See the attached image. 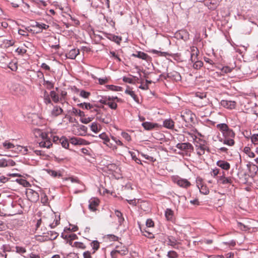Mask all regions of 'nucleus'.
I'll list each match as a JSON object with an SVG mask.
<instances>
[{"label": "nucleus", "mask_w": 258, "mask_h": 258, "mask_svg": "<svg viewBox=\"0 0 258 258\" xmlns=\"http://www.w3.org/2000/svg\"><path fill=\"white\" fill-rule=\"evenodd\" d=\"M33 132L36 137H39L42 139V141L39 142L40 147L48 149L52 146L51 139L48 137L47 133L42 132L39 128L34 129Z\"/></svg>", "instance_id": "f257e3e1"}, {"label": "nucleus", "mask_w": 258, "mask_h": 258, "mask_svg": "<svg viewBox=\"0 0 258 258\" xmlns=\"http://www.w3.org/2000/svg\"><path fill=\"white\" fill-rule=\"evenodd\" d=\"M194 144L197 155L199 157L202 156L205 153V151H207L209 152V149L207 146V142L203 139L199 138L195 140Z\"/></svg>", "instance_id": "f03ea898"}, {"label": "nucleus", "mask_w": 258, "mask_h": 258, "mask_svg": "<svg viewBox=\"0 0 258 258\" xmlns=\"http://www.w3.org/2000/svg\"><path fill=\"white\" fill-rule=\"evenodd\" d=\"M217 127L222 133L223 138L234 139L235 134L233 131L230 128L226 123H220L217 125Z\"/></svg>", "instance_id": "7ed1b4c3"}, {"label": "nucleus", "mask_w": 258, "mask_h": 258, "mask_svg": "<svg viewBox=\"0 0 258 258\" xmlns=\"http://www.w3.org/2000/svg\"><path fill=\"white\" fill-rule=\"evenodd\" d=\"M180 116L186 123H190L194 122L195 114L190 110L185 109L182 111Z\"/></svg>", "instance_id": "20e7f679"}, {"label": "nucleus", "mask_w": 258, "mask_h": 258, "mask_svg": "<svg viewBox=\"0 0 258 258\" xmlns=\"http://www.w3.org/2000/svg\"><path fill=\"white\" fill-rule=\"evenodd\" d=\"M173 181L176 183L179 186L187 188L191 185L190 182L185 178H181L179 176L173 177Z\"/></svg>", "instance_id": "39448f33"}, {"label": "nucleus", "mask_w": 258, "mask_h": 258, "mask_svg": "<svg viewBox=\"0 0 258 258\" xmlns=\"http://www.w3.org/2000/svg\"><path fill=\"white\" fill-rule=\"evenodd\" d=\"M26 195L28 199L33 203L37 202L39 199V194L32 189H27Z\"/></svg>", "instance_id": "423d86ee"}, {"label": "nucleus", "mask_w": 258, "mask_h": 258, "mask_svg": "<svg viewBox=\"0 0 258 258\" xmlns=\"http://www.w3.org/2000/svg\"><path fill=\"white\" fill-rule=\"evenodd\" d=\"M128 251L127 248L124 245L122 246V244H120V245L116 246L115 249L111 252V255H113L117 253L121 255H126L128 253Z\"/></svg>", "instance_id": "0eeeda50"}, {"label": "nucleus", "mask_w": 258, "mask_h": 258, "mask_svg": "<svg viewBox=\"0 0 258 258\" xmlns=\"http://www.w3.org/2000/svg\"><path fill=\"white\" fill-rule=\"evenodd\" d=\"M98 98H99L98 102L104 105H106L108 101H110V100L113 99H117V102L121 101V99L118 98L117 96H100Z\"/></svg>", "instance_id": "6e6552de"}, {"label": "nucleus", "mask_w": 258, "mask_h": 258, "mask_svg": "<svg viewBox=\"0 0 258 258\" xmlns=\"http://www.w3.org/2000/svg\"><path fill=\"white\" fill-rule=\"evenodd\" d=\"M220 104L224 108L228 109H233L235 108L236 103L234 101L222 100Z\"/></svg>", "instance_id": "1a4fd4ad"}, {"label": "nucleus", "mask_w": 258, "mask_h": 258, "mask_svg": "<svg viewBox=\"0 0 258 258\" xmlns=\"http://www.w3.org/2000/svg\"><path fill=\"white\" fill-rule=\"evenodd\" d=\"M175 147L181 151H190L194 150L193 146L188 142L178 143Z\"/></svg>", "instance_id": "9d476101"}, {"label": "nucleus", "mask_w": 258, "mask_h": 258, "mask_svg": "<svg viewBox=\"0 0 258 258\" xmlns=\"http://www.w3.org/2000/svg\"><path fill=\"white\" fill-rule=\"evenodd\" d=\"M179 244L176 238L173 236H168L167 237V244L171 246L172 247L178 249V244Z\"/></svg>", "instance_id": "9b49d317"}, {"label": "nucleus", "mask_w": 258, "mask_h": 258, "mask_svg": "<svg viewBox=\"0 0 258 258\" xmlns=\"http://www.w3.org/2000/svg\"><path fill=\"white\" fill-rule=\"evenodd\" d=\"M88 208L91 211L95 212L96 211V207L99 205V200L96 198H92L89 201Z\"/></svg>", "instance_id": "f8f14e48"}, {"label": "nucleus", "mask_w": 258, "mask_h": 258, "mask_svg": "<svg viewBox=\"0 0 258 258\" xmlns=\"http://www.w3.org/2000/svg\"><path fill=\"white\" fill-rule=\"evenodd\" d=\"M58 235L59 234L55 231H49L47 232V233L46 234L45 236H43V237L44 238V239L45 240H53L55 239L57 237Z\"/></svg>", "instance_id": "ddd939ff"}, {"label": "nucleus", "mask_w": 258, "mask_h": 258, "mask_svg": "<svg viewBox=\"0 0 258 258\" xmlns=\"http://www.w3.org/2000/svg\"><path fill=\"white\" fill-rule=\"evenodd\" d=\"M167 77L169 79L175 80V81H179L181 79L180 74L176 71H173L167 74Z\"/></svg>", "instance_id": "4468645a"}, {"label": "nucleus", "mask_w": 258, "mask_h": 258, "mask_svg": "<svg viewBox=\"0 0 258 258\" xmlns=\"http://www.w3.org/2000/svg\"><path fill=\"white\" fill-rule=\"evenodd\" d=\"M191 53H190V60L191 62H194L198 60V55L199 52L198 49L196 47H192L190 48Z\"/></svg>", "instance_id": "2eb2a0df"}, {"label": "nucleus", "mask_w": 258, "mask_h": 258, "mask_svg": "<svg viewBox=\"0 0 258 258\" xmlns=\"http://www.w3.org/2000/svg\"><path fill=\"white\" fill-rule=\"evenodd\" d=\"M97 118L99 121L105 124H109L111 121V115L108 113L107 114H102L100 116L97 117Z\"/></svg>", "instance_id": "dca6fc26"}, {"label": "nucleus", "mask_w": 258, "mask_h": 258, "mask_svg": "<svg viewBox=\"0 0 258 258\" xmlns=\"http://www.w3.org/2000/svg\"><path fill=\"white\" fill-rule=\"evenodd\" d=\"M15 163L11 159L2 158L0 159V167H6L9 166H14Z\"/></svg>", "instance_id": "f3484780"}, {"label": "nucleus", "mask_w": 258, "mask_h": 258, "mask_svg": "<svg viewBox=\"0 0 258 258\" xmlns=\"http://www.w3.org/2000/svg\"><path fill=\"white\" fill-rule=\"evenodd\" d=\"M63 112V110L60 106L57 105H53V108L51 111V116L52 117H56L60 115Z\"/></svg>", "instance_id": "a211bd4d"}, {"label": "nucleus", "mask_w": 258, "mask_h": 258, "mask_svg": "<svg viewBox=\"0 0 258 258\" xmlns=\"http://www.w3.org/2000/svg\"><path fill=\"white\" fill-rule=\"evenodd\" d=\"M218 140L223 144L226 145L228 146H232L235 144L234 140L231 138L219 137Z\"/></svg>", "instance_id": "6ab92c4d"}, {"label": "nucleus", "mask_w": 258, "mask_h": 258, "mask_svg": "<svg viewBox=\"0 0 258 258\" xmlns=\"http://www.w3.org/2000/svg\"><path fill=\"white\" fill-rule=\"evenodd\" d=\"M165 216L167 221L172 222L174 220V212L172 210L167 208L165 211Z\"/></svg>", "instance_id": "aec40b11"}, {"label": "nucleus", "mask_w": 258, "mask_h": 258, "mask_svg": "<svg viewBox=\"0 0 258 258\" xmlns=\"http://www.w3.org/2000/svg\"><path fill=\"white\" fill-rule=\"evenodd\" d=\"M11 208L13 209L15 208L18 209L17 210H12L11 212H12V215H16L17 214H21L22 212L20 205L18 204L16 202H12Z\"/></svg>", "instance_id": "412c9836"}, {"label": "nucleus", "mask_w": 258, "mask_h": 258, "mask_svg": "<svg viewBox=\"0 0 258 258\" xmlns=\"http://www.w3.org/2000/svg\"><path fill=\"white\" fill-rule=\"evenodd\" d=\"M80 51L79 49H72L68 53L66 54L67 58L74 59L79 54Z\"/></svg>", "instance_id": "4be33fe9"}, {"label": "nucleus", "mask_w": 258, "mask_h": 258, "mask_svg": "<svg viewBox=\"0 0 258 258\" xmlns=\"http://www.w3.org/2000/svg\"><path fill=\"white\" fill-rule=\"evenodd\" d=\"M217 165L222 169L228 170L230 169V165L227 161L224 160H219L217 162Z\"/></svg>", "instance_id": "5701e85b"}, {"label": "nucleus", "mask_w": 258, "mask_h": 258, "mask_svg": "<svg viewBox=\"0 0 258 258\" xmlns=\"http://www.w3.org/2000/svg\"><path fill=\"white\" fill-rule=\"evenodd\" d=\"M163 126L168 129H173L174 126V122L171 119H166L163 121Z\"/></svg>", "instance_id": "b1692460"}, {"label": "nucleus", "mask_w": 258, "mask_h": 258, "mask_svg": "<svg viewBox=\"0 0 258 258\" xmlns=\"http://www.w3.org/2000/svg\"><path fill=\"white\" fill-rule=\"evenodd\" d=\"M47 173L53 177H60L62 176V174L60 171H56L52 169H46Z\"/></svg>", "instance_id": "393cba45"}, {"label": "nucleus", "mask_w": 258, "mask_h": 258, "mask_svg": "<svg viewBox=\"0 0 258 258\" xmlns=\"http://www.w3.org/2000/svg\"><path fill=\"white\" fill-rule=\"evenodd\" d=\"M83 109L91 110V112H96L97 114L99 113L98 110L96 108H95L93 104H91L90 103L84 102V107Z\"/></svg>", "instance_id": "a878e982"}, {"label": "nucleus", "mask_w": 258, "mask_h": 258, "mask_svg": "<svg viewBox=\"0 0 258 258\" xmlns=\"http://www.w3.org/2000/svg\"><path fill=\"white\" fill-rule=\"evenodd\" d=\"M132 56L135 57L141 58L143 60H147L149 57V56L147 53L142 51H138L137 53H133Z\"/></svg>", "instance_id": "bb28decb"}, {"label": "nucleus", "mask_w": 258, "mask_h": 258, "mask_svg": "<svg viewBox=\"0 0 258 258\" xmlns=\"http://www.w3.org/2000/svg\"><path fill=\"white\" fill-rule=\"evenodd\" d=\"M114 212L115 215L118 218V222L119 225H121L124 221L122 213L117 210H115Z\"/></svg>", "instance_id": "cd10ccee"}, {"label": "nucleus", "mask_w": 258, "mask_h": 258, "mask_svg": "<svg viewBox=\"0 0 258 258\" xmlns=\"http://www.w3.org/2000/svg\"><path fill=\"white\" fill-rule=\"evenodd\" d=\"M142 125L146 130L150 131L154 128L156 126V124H154L148 121H146L143 122Z\"/></svg>", "instance_id": "c85d7f7f"}, {"label": "nucleus", "mask_w": 258, "mask_h": 258, "mask_svg": "<svg viewBox=\"0 0 258 258\" xmlns=\"http://www.w3.org/2000/svg\"><path fill=\"white\" fill-rule=\"evenodd\" d=\"M117 99H113L112 100H110V101H108L106 105H108L111 109L115 110L117 107Z\"/></svg>", "instance_id": "c756f323"}, {"label": "nucleus", "mask_w": 258, "mask_h": 258, "mask_svg": "<svg viewBox=\"0 0 258 258\" xmlns=\"http://www.w3.org/2000/svg\"><path fill=\"white\" fill-rule=\"evenodd\" d=\"M44 103L46 104H51L52 101L50 95L46 91H45L43 94Z\"/></svg>", "instance_id": "7c9ffc66"}, {"label": "nucleus", "mask_w": 258, "mask_h": 258, "mask_svg": "<svg viewBox=\"0 0 258 258\" xmlns=\"http://www.w3.org/2000/svg\"><path fill=\"white\" fill-rule=\"evenodd\" d=\"M219 181L223 184L232 183V180L230 177H226L223 175L219 177Z\"/></svg>", "instance_id": "2f4dec72"}, {"label": "nucleus", "mask_w": 258, "mask_h": 258, "mask_svg": "<svg viewBox=\"0 0 258 258\" xmlns=\"http://www.w3.org/2000/svg\"><path fill=\"white\" fill-rule=\"evenodd\" d=\"M49 95L50 96L52 100L55 103H57L59 100V97L58 95L54 91H51Z\"/></svg>", "instance_id": "473e14b6"}, {"label": "nucleus", "mask_w": 258, "mask_h": 258, "mask_svg": "<svg viewBox=\"0 0 258 258\" xmlns=\"http://www.w3.org/2000/svg\"><path fill=\"white\" fill-rule=\"evenodd\" d=\"M107 37L110 40L113 41L118 44H119L120 43V41L121 40L120 37H119L118 36H116L112 34H108Z\"/></svg>", "instance_id": "72a5a7b5"}, {"label": "nucleus", "mask_w": 258, "mask_h": 258, "mask_svg": "<svg viewBox=\"0 0 258 258\" xmlns=\"http://www.w3.org/2000/svg\"><path fill=\"white\" fill-rule=\"evenodd\" d=\"M99 137L103 140V144L105 145H109V138L105 133H102L99 135Z\"/></svg>", "instance_id": "f704fd0d"}, {"label": "nucleus", "mask_w": 258, "mask_h": 258, "mask_svg": "<svg viewBox=\"0 0 258 258\" xmlns=\"http://www.w3.org/2000/svg\"><path fill=\"white\" fill-rule=\"evenodd\" d=\"M16 181L24 187H28L30 185L29 182L23 178L17 179Z\"/></svg>", "instance_id": "c9c22d12"}, {"label": "nucleus", "mask_w": 258, "mask_h": 258, "mask_svg": "<svg viewBox=\"0 0 258 258\" xmlns=\"http://www.w3.org/2000/svg\"><path fill=\"white\" fill-rule=\"evenodd\" d=\"M152 52L154 54H158L159 55H160L161 56L167 57V56H172L173 55H172L171 54L169 53L168 52H162V51H158V50H155V49H153L152 50Z\"/></svg>", "instance_id": "e433bc0d"}, {"label": "nucleus", "mask_w": 258, "mask_h": 258, "mask_svg": "<svg viewBox=\"0 0 258 258\" xmlns=\"http://www.w3.org/2000/svg\"><path fill=\"white\" fill-rule=\"evenodd\" d=\"M59 143H60L62 146L66 149H68L69 146V141L64 137H61L60 138Z\"/></svg>", "instance_id": "4c0bfd02"}, {"label": "nucleus", "mask_w": 258, "mask_h": 258, "mask_svg": "<svg viewBox=\"0 0 258 258\" xmlns=\"http://www.w3.org/2000/svg\"><path fill=\"white\" fill-rule=\"evenodd\" d=\"M124 92L125 94L130 95L135 101H137L138 99V97L133 91L131 90L130 89H126Z\"/></svg>", "instance_id": "58836bf2"}, {"label": "nucleus", "mask_w": 258, "mask_h": 258, "mask_svg": "<svg viewBox=\"0 0 258 258\" xmlns=\"http://www.w3.org/2000/svg\"><path fill=\"white\" fill-rule=\"evenodd\" d=\"M243 151L250 158H254L255 157L254 153L251 151V149L249 147H245Z\"/></svg>", "instance_id": "ea45409f"}, {"label": "nucleus", "mask_w": 258, "mask_h": 258, "mask_svg": "<svg viewBox=\"0 0 258 258\" xmlns=\"http://www.w3.org/2000/svg\"><path fill=\"white\" fill-rule=\"evenodd\" d=\"M90 128L91 131L95 133H97L100 131V128L98 127V124L96 122H93L91 123Z\"/></svg>", "instance_id": "a19ab883"}, {"label": "nucleus", "mask_w": 258, "mask_h": 258, "mask_svg": "<svg viewBox=\"0 0 258 258\" xmlns=\"http://www.w3.org/2000/svg\"><path fill=\"white\" fill-rule=\"evenodd\" d=\"M35 26L37 27V28H38L41 30L42 29H44V30H46L49 27V26L48 25H46L44 23H39V22H35Z\"/></svg>", "instance_id": "79ce46f5"}, {"label": "nucleus", "mask_w": 258, "mask_h": 258, "mask_svg": "<svg viewBox=\"0 0 258 258\" xmlns=\"http://www.w3.org/2000/svg\"><path fill=\"white\" fill-rule=\"evenodd\" d=\"M72 112L75 115H78L79 116H82L84 115V112L80 109H78L75 107L72 108Z\"/></svg>", "instance_id": "37998d69"}, {"label": "nucleus", "mask_w": 258, "mask_h": 258, "mask_svg": "<svg viewBox=\"0 0 258 258\" xmlns=\"http://www.w3.org/2000/svg\"><path fill=\"white\" fill-rule=\"evenodd\" d=\"M43 85H45L47 89H51L54 87V83L47 80H44Z\"/></svg>", "instance_id": "c03bdc74"}, {"label": "nucleus", "mask_w": 258, "mask_h": 258, "mask_svg": "<svg viewBox=\"0 0 258 258\" xmlns=\"http://www.w3.org/2000/svg\"><path fill=\"white\" fill-rule=\"evenodd\" d=\"M106 87L108 89L111 90V91H120V89L121 88L120 87L114 86L113 85H107L106 86Z\"/></svg>", "instance_id": "a18cd8bd"}, {"label": "nucleus", "mask_w": 258, "mask_h": 258, "mask_svg": "<svg viewBox=\"0 0 258 258\" xmlns=\"http://www.w3.org/2000/svg\"><path fill=\"white\" fill-rule=\"evenodd\" d=\"M40 196L41 203L44 205L47 204L48 200L46 195L43 192H41Z\"/></svg>", "instance_id": "49530a36"}, {"label": "nucleus", "mask_w": 258, "mask_h": 258, "mask_svg": "<svg viewBox=\"0 0 258 258\" xmlns=\"http://www.w3.org/2000/svg\"><path fill=\"white\" fill-rule=\"evenodd\" d=\"M193 68L195 69H199L203 66V62L201 60H197L194 62Z\"/></svg>", "instance_id": "de8ad7c7"}, {"label": "nucleus", "mask_w": 258, "mask_h": 258, "mask_svg": "<svg viewBox=\"0 0 258 258\" xmlns=\"http://www.w3.org/2000/svg\"><path fill=\"white\" fill-rule=\"evenodd\" d=\"M4 147L6 149H15V146L11 143L5 142L3 143Z\"/></svg>", "instance_id": "09e8293b"}, {"label": "nucleus", "mask_w": 258, "mask_h": 258, "mask_svg": "<svg viewBox=\"0 0 258 258\" xmlns=\"http://www.w3.org/2000/svg\"><path fill=\"white\" fill-rule=\"evenodd\" d=\"M130 153L131 154L133 160H134L138 164H142L141 160L137 157L135 153L133 152H130Z\"/></svg>", "instance_id": "8fccbe9b"}, {"label": "nucleus", "mask_w": 258, "mask_h": 258, "mask_svg": "<svg viewBox=\"0 0 258 258\" xmlns=\"http://www.w3.org/2000/svg\"><path fill=\"white\" fill-rule=\"evenodd\" d=\"M34 152L36 155L40 156L44 158H45L47 156L45 152L43 150H35L34 151Z\"/></svg>", "instance_id": "3c124183"}, {"label": "nucleus", "mask_w": 258, "mask_h": 258, "mask_svg": "<svg viewBox=\"0 0 258 258\" xmlns=\"http://www.w3.org/2000/svg\"><path fill=\"white\" fill-rule=\"evenodd\" d=\"M90 95V93L84 90H82L80 93V96L84 98H88Z\"/></svg>", "instance_id": "603ef678"}, {"label": "nucleus", "mask_w": 258, "mask_h": 258, "mask_svg": "<svg viewBox=\"0 0 258 258\" xmlns=\"http://www.w3.org/2000/svg\"><path fill=\"white\" fill-rule=\"evenodd\" d=\"M200 192L203 195H206L209 193V190L205 186H202L201 188L198 187Z\"/></svg>", "instance_id": "864d4df0"}, {"label": "nucleus", "mask_w": 258, "mask_h": 258, "mask_svg": "<svg viewBox=\"0 0 258 258\" xmlns=\"http://www.w3.org/2000/svg\"><path fill=\"white\" fill-rule=\"evenodd\" d=\"M73 247H76L80 248L81 249H85L86 248V246H85L84 243H83L82 242H77V241L74 242Z\"/></svg>", "instance_id": "5fc2aeb1"}, {"label": "nucleus", "mask_w": 258, "mask_h": 258, "mask_svg": "<svg viewBox=\"0 0 258 258\" xmlns=\"http://www.w3.org/2000/svg\"><path fill=\"white\" fill-rule=\"evenodd\" d=\"M178 254L177 252L173 250H170L167 253L168 258H176Z\"/></svg>", "instance_id": "6e6d98bb"}, {"label": "nucleus", "mask_w": 258, "mask_h": 258, "mask_svg": "<svg viewBox=\"0 0 258 258\" xmlns=\"http://www.w3.org/2000/svg\"><path fill=\"white\" fill-rule=\"evenodd\" d=\"M251 141L253 144H254V145L258 144V134H253L251 137Z\"/></svg>", "instance_id": "4d7b16f0"}, {"label": "nucleus", "mask_w": 258, "mask_h": 258, "mask_svg": "<svg viewBox=\"0 0 258 258\" xmlns=\"http://www.w3.org/2000/svg\"><path fill=\"white\" fill-rule=\"evenodd\" d=\"M9 68H10L13 71H16L17 70V66L16 63L11 62L8 65Z\"/></svg>", "instance_id": "13d9d810"}, {"label": "nucleus", "mask_w": 258, "mask_h": 258, "mask_svg": "<svg viewBox=\"0 0 258 258\" xmlns=\"http://www.w3.org/2000/svg\"><path fill=\"white\" fill-rule=\"evenodd\" d=\"M121 136L127 141L129 142L131 140V137L128 133H127L126 132H122L121 133Z\"/></svg>", "instance_id": "bf43d9fd"}, {"label": "nucleus", "mask_w": 258, "mask_h": 258, "mask_svg": "<svg viewBox=\"0 0 258 258\" xmlns=\"http://www.w3.org/2000/svg\"><path fill=\"white\" fill-rule=\"evenodd\" d=\"M16 251L19 253H24L26 252V249L22 246H16Z\"/></svg>", "instance_id": "052dcab7"}, {"label": "nucleus", "mask_w": 258, "mask_h": 258, "mask_svg": "<svg viewBox=\"0 0 258 258\" xmlns=\"http://www.w3.org/2000/svg\"><path fill=\"white\" fill-rule=\"evenodd\" d=\"M232 69L228 66L223 67L221 69V72L222 73H228L232 71Z\"/></svg>", "instance_id": "680f3d73"}, {"label": "nucleus", "mask_w": 258, "mask_h": 258, "mask_svg": "<svg viewBox=\"0 0 258 258\" xmlns=\"http://www.w3.org/2000/svg\"><path fill=\"white\" fill-rule=\"evenodd\" d=\"M111 139L118 146H123V144L118 138L111 136Z\"/></svg>", "instance_id": "e2e57ef3"}, {"label": "nucleus", "mask_w": 258, "mask_h": 258, "mask_svg": "<svg viewBox=\"0 0 258 258\" xmlns=\"http://www.w3.org/2000/svg\"><path fill=\"white\" fill-rule=\"evenodd\" d=\"M79 129L80 130V131L83 132V133L80 134V135L81 136H84L87 132L88 128L87 126L85 125H81L80 126Z\"/></svg>", "instance_id": "0e129e2a"}, {"label": "nucleus", "mask_w": 258, "mask_h": 258, "mask_svg": "<svg viewBox=\"0 0 258 258\" xmlns=\"http://www.w3.org/2000/svg\"><path fill=\"white\" fill-rule=\"evenodd\" d=\"M141 155L144 157L146 159L149 160L151 162H154L155 161L156 159H154L153 157L150 156L144 153H142Z\"/></svg>", "instance_id": "69168bd1"}, {"label": "nucleus", "mask_w": 258, "mask_h": 258, "mask_svg": "<svg viewBox=\"0 0 258 258\" xmlns=\"http://www.w3.org/2000/svg\"><path fill=\"white\" fill-rule=\"evenodd\" d=\"M89 144L90 143L88 141L83 139L79 138L78 145H89Z\"/></svg>", "instance_id": "338daca9"}, {"label": "nucleus", "mask_w": 258, "mask_h": 258, "mask_svg": "<svg viewBox=\"0 0 258 258\" xmlns=\"http://www.w3.org/2000/svg\"><path fill=\"white\" fill-rule=\"evenodd\" d=\"M78 142H79V138L72 137L70 139V143L73 145H78Z\"/></svg>", "instance_id": "774afa93"}]
</instances>
